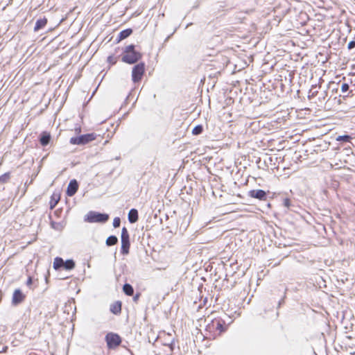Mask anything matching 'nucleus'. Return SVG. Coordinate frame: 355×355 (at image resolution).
<instances>
[{
	"mask_svg": "<svg viewBox=\"0 0 355 355\" xmlns=\"http://www.w3.org/2000/svg\"><path fill=\"white\" fill-rule=\"evenodd\" d=\"M64 260L59 257L54 259L53 267L55 270L64 267Z\"/></svg>",
	"mask_w": 355,
	"mask_h": 355,
	"instance_id": "obj_17",
	"label": "nucleus"
},
{
	"mask_svg": "<svg viewBox=\"0 0 355 355\" xmlns=\"http://www.w3.org/2000/svg\"><path fill=\"white\" fill-rule=\"evenodd\" d=\"M355 47V41H351L348 44V49H352Z\"/></svg>",
	"mask_w": 355,
	"mask_h": 355,
	"instance_id": "obj_28",
	"label": "nucleus"
},
{
	"mask_svg": "<svg viewBox=\"0 0 355 355\" xmlns=\"http://www.w3.org/2000/svg\"><path fill=\"white\" fill-rule=\"evenodd\" d=\"M138 297H139V295H137L135 297H134V300H137Z\"/></svg>",
	"mask_w": 355,
	"mask_h": 355,
	"instance_id": "obj_32",
	"label": "nucleus"
},
{
	"mask_svg": "<svg viewBox=\"0 0 355 355\" xmlns=\"http://www.w3.org/2000/svg\"><path fill=\"white\" fill-rule=\"evenodd\" d=\"M26 298V295L21 291L19 289L15 290L12 298V303L14 305H17L21 303Z\"/></svg>",
	"mask_w": 355,
	"mask_h": 355,
	"instance_id": "obj_8",
	"label": "nucleus"
},
{
	"mask_svg": "<svg viewBox=\"0 0 355 355\" xmlns=\"http://www.w3.org/2000/svg\"><path fill=\"white\" fill-rule=\"evenodd\" d=\"M120 224H121V220L119 217H116L114 218V220H113V226L116 228V227H119L120 226Z\"/></svg>",
	"mask_w": 355,
	"mask_h": 355,
	"instance_id": "obj_26",
	"label": "nucleus"
},
{
	"mask_svg": "<svg viewBox=\"0 0 355 355\" xmlns=\"http://www.w3.org/2000/svg\"><path fill=\"white\" fill-rule=\"evenodd\" d=\"M121 241V252L122 254L126 255L130 252V243L129 233L125 227L122 228Z\"/></svg>",
	"mask_w": 355,
	"mask_h": 355,
	"instance_id": "obj_7",
	"label": "nucleus"
},
{
	"mask_svg": "<svg viewBox=\"0 0 355 355\" xmlns=\"http://www.w3.org/2000/svg\"><path fill=\"white\" fill-rule=\"evenodd\" d=\"M11 178V173L6 172L0 175V183L1 184H6L8 183Z\"/></svg>",
	"mask_w": 355,
	"mask_h": 355,
	"instance_id": "obj_19",
	"label": "nucleus"
},
{
	"mask_svg": "<svg viewBox=\"0 0 355 355\" xmlns=\"http://www.w3.org/2000/svg\"><path fill=\"white\" fill-rule=\"evenodd\" d=\"M97 135L95 133H89L78 137H71L70 144L73 145H85L96 139Z\"/></svg>",
	"mask_w": 355,
	"mask_h": 355,
	"instance_id": "obj_3",
	"label": "nucleus"
},
{
	"mask_svg": "<svg viewBox=\"0 0 355 355\" xmlns=\"http://www.w3.org/2000/svg\"><path fill=\"white\" fill-rule=\"evenodd\" d=\"M349 89V85L347 83H343L341 85V91L345 93Z\"/></svg>",
	"mask_w": 355,
	"mask_h": 355,
	"instance_id": "obj_25",
	"label": "nucleus"
},
{
	"mask_svg": "<svg viewBox=\"0 0 355 355\" xmlns=\"http://www.w3.org/2000/svg\"><path fill=\"white\" fill-rule=\"evenodd\" d=\"M284 205L286 207H289L291 206V200L289 198H285L284 200Z\"/></svg>",
	"mask_w": 355,
	"mask_h": 355,
	"instance_id": "obj_27",
	"label": "nucleus"
},
{
	"mask_svg": "<svg viewBox=\"0 0 355 355\" xmlns=\"http://www.w3.org/2000/svg\"><path fill=\"white\" fill-rule=\"evenodd\" d=\"M138 211L136 209H132L128 213V220L130 223H135L138 220Z\"/></svg>",
	"mask_w": 355,
	"mask_h": 355,
	"instance_id": "obj_15",
	"label": "nucleus"
},
{
	"mask_svg": "<svg viewBox=\"0 0 355 355\" xmlns=\"http://www.w3.org/2000/svg\"><path fill=\"white\" fill-rule=\"evenodd\" d=\"M105 339L109 349H116L122 342L121 336L119 334L112 332L107 333Z\"/></svg>",
	"mask_w": 355,
	"mask_h": 355,
	"instance_id": "obj_6",
	"label": "nucleus"
},
{
	"mask_svg": "<svg viewBox=\"0 0 355 355\" xmlns=\"http://www.w3.org/2000/svg\"><path fill=\"white\" fill-rule=\"evenodd\" d=\"M203 131V127L202 125H196L193 130H192V134L193 135H198L201 134Z\"/></svg>",
	"mask_w": 355,
	"mask_h": 355,
	"instance_id": "obj_22",
	"label": "nucleus"
},
{
	"mask_svg": "<svg viewBox=\"0 0 355 355\" xmlns=\"http://www.w3.org/2000/svg\"><path fill=\"white\" fill-rule=\"evenodd\" d=\"M51 140V135L47 132H43L40 139V142L42 146H46Z\"/></svg>",
	"mask_w": 355,
	"mask_h": 355,
	"instance_id": "obj_14",
	"label": "nucleus"
},
{
	"mask_svg": "<svg viewBox=\"0 0 355 355\" xmlns=\"http://www.w3.org/2000/svg\"><path fill=\"white\" fill-rule=\"evenodd\" d=\"M349 94H351V96L354 95L352 89L349 90Z\"/></svg>",
	"mask_w": 355,
	"mask_h": 355,
	"instance_id": "obj_31",
	"label": "nucleus"
},
{
	"mask_svg": "<svg viewBox=\"0 0 355 355\" xmlns=\"http://www.w3.org/2000/svg\"><path fill=\"white\" fill-rule=\"evenodd\" d=\"M47 21L48 20L46 17L37 19L34 27V31H38L41 28H43L46 25Z\"/></svg>",
	"mask_w": 355,
	"mask_h": 355,
	"instance_id": "obj_16",
	"label": "nucleus"
},
{
	"mask_svg": "<svg viewBox=\"0 0 355 355\" xmlns=\"http://www.w3.org/2000/svg\"><path fill=\"white\" fill-rule=\"evenodd\" d=\"M118 242V239L115 236H110L106 240V245L108 246L114 245Z\"/></svg>",
	"mask_w": 355,
	"mask_h": 355,
	"instance_id": "obj_21",
	"label": "nucleus"
},
{
	"mask_svg": "<svg viewBox=\"0 0 355 355\" xmlns=\"http://www.w3.org/2000/svg\"><path fill=\"white\" fill-rule=\"evenodd\" d=\"M109 219L107 214H101L95 211H89L85 216V220L88 223H105Z\"/></svg>",
	"mask_w": 355,
	"mask_h": 355,
	"instance_id": "obj_5",
	"label": "nucleus"
},
{
	"mask_svg": "<svg viewBox=\"0 0 355 355\" xmlns=\"http://www.w3.org/2000/svg\"><path fill=\"white\" fill-rule=\"evenodd\" d=\"M132 33V28H127L121 31L117 37V42L122 41L123 40L128 37Z\"/></svg>",
	"mask_w": 355,
	"mask_h": 355,
	"instance_id": "obj_13",
	"label": "nucleus"
},
{
	"mask_svg": "<svg viewBox=\"0 0 355 355\" xmlns=\"http://www.w3.org/2000/svg\"><path fill=\"white\" fill-rule=\"evenodd\" d=\"M123 291L128 296H132L134 293L132 286L129 284H125L123 287Z\"/></svg>",
	"mask_w": 355,
	"mask_h": 355,
	"instance_id": "obj_18",
	"label": "nucleus"
},
{
	"mask_svg": "<svg viewBox=\"0 0 355 355\" xmlns=\"http://www.w3.org/2000/svg\"><path fill=\"white\" fill-rule=\"evenodd\" d=\"M142 57V54L135 51V45L130 44L127 46L122 55V61L127 64H135L139 61Z\"/></svg>",
	"mask_w": 355,
	"mask_h": 355,
	"instance_id": "obj_2",
	"label": "nucleus"
},
{
	"mask_svg": "<svg viewBox=\"0 0 355 355\" xmlns=\"http://www.w3.org/2000/svg\"><path fill=\"white\" fill-rule=\"evenodd\" d=\"M117 57L112 55H110L108 58H107V62L110 64V65H114L115 64L116 62H117Z\"/></svg>",
	"mask_w": 355,
	"mask_h": 355,
	"instance_id": "obj_24",
	"label": "nucleus"
},
{
	"mask_svg": "<svg viewBox=\"0 0 355 355\" xmlns=\"http://www.w3.org/2000/svg\"><path fill=\"white\" fill-rule=\"evenodd\" d=\"M33 284V279L31 277H28L27 281H26V285L28 286H31Z\"/></svg>",
	"mask_w": 355,
	"mask_h": 355,
	"instance_id": "obj_29",
	"label": "nucleus"
},
{
	"mask_svg": "<svg viewBox=\"0 0 355 355\" xmlns=\"http://www.w3.org/2000/svg\"><path fill=\"white\" fill-rule=\"evenodd\" d=\"M352 137L349 135H342L338 136L336 140L337 141H345V142H350Z\"/></svg>",
	"mask_w": 355,
	"mask_h": 355,
	"instance_id": "obj_23",
	"label": "nucleus"
},
{
	"mask_svg": "<svg viewBox=\"0 0 355 355\" xmlns=\"http://www.w3.org/2000/svg\"><path fill=\"white\" fill-rule=\"evenodd\" d=\"M121 306L122 303L121 301L114 302L110 305V311L115 315H118L121 312Z\"/></svg>",
	"mask_w": 355,
	"mask_h": 355,
	"instance_id": "obj_12",
	"label": "nucleus"
},
{
	"mask_svg": "<svg viewBox=\"0 0 355 355\" xmlns=\"http://www.w3.org/2000/svg\"><path fill=\"white\" fill-rule=\"evenodd\" d=\"M75 267V262L72 259H68L64 262V268L67 270L73 269Z\"/></svg>",
	"mask_w": 355,
	"mask_h": 355,
	"instance_id": "obj_20",
	"label": "nucleus"
},
{
	"mask_svg": "<svg viewBox=\"0 0 355 355\" xmlns=\"http://www.w3.org/2000/svg\"><path fill=\"white\" fill-rule=\"evenodd\" d=\"M78 189V184L76 180H72L70 181L67 189V193L69 196H73Z\"/></svg>",
	"mask_w": 355,
	"mask_h": 355,
	"instance_id": "obj_10",
	"label": "nucleus"
},
{
	"mask_svg": "<svg viewBox=\"0 0 355 355\" xmlns=\"http://www.w3.org/2000/svg\"><path fill=\"white\" fill-rule=\"evenodd\" d=\"M74 131L76 134H80L81 132V127L80 125L76 127Z\"/></svg>",
	"mask_w": 355,
	"mask_h": 355,
	"instance_id": "obj_30",
	"label": "nucleus"
},
{
	"mask_svg": "<svg viewBox=\"0 0 355 355\" xmlns=\"http://www.w3.org/2000/svg\"><path fill=\"white\" fill-rule=\"evenodd\" d=\"M146 67L144 62L135 65L132 70V80L134 83H140L145 73Z\"/></svg>",
	"mask_w": 355,
	"mask_h": 355,
	"instance_id": "obj_4",
	"label": "nucleus"
},
{
	"mask_svg": "<svg viewBox=\"0 0 355 355\" xmlns=\"http://www.w3.org/2000/svg\"><path fill=\"white\" fill-rule=\"evenodd\" d=\"M229 329V324L220 318L212 319L205 327L204 337L206 339L214 340L220 337Z\"/></svg>",
	"mask_w": 355,
	"mask_h": 355,
	"instance_id": "obj_1",
	"label": "nucleus"
},
{
	"mask_svg": "<svg viewBox=\"0 0 355 355\" xmlns=\"http://www.w3.org/2000/svg\"><path fill=\"white\" fill-rule=\"evenodd\" d=\"M249 196L253 198H257L260 200H265L266 199V193L261 189L251 190L248 193Z\"/></svg>",
	"mask_w": 355,
	"mask_h": 355,
	"instance_id": "obj_9",
	"label": "nucleus"
},
{
	"mask_svg": "<svg viewBox=\"0 0 355 355\" xmlns=\"http://www.w3.org/2000/svg\"><path fill=\"white\" fill-rule=\"evenodd\" d=\"M60 193L57 191L53 192L51 196L50 201H49L50 209H54L55 207L58 203V202L60 201Z\"/></svg>",
	"mask_w": 355,
	"mask_h": 355,
	"instance_id": "obj_11",
	"label": "nucleus"
}]
</instances>
